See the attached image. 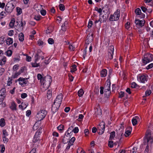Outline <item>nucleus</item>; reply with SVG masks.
I'll return each instance as SVG.
<instances>
[{
    "label": "nucleus",
    "instance_id": "nucleus-1",
    "mask_svg": "<svg viewBox=\"0 0 153 153\" xmlns=\"http://www.w3.org/2000/svg\"><path fill=\"white\" fill-rule=\"evenodd\" d=\"M152 134H153V133ZM153 143V136H151V132L150 130H148L145 134V136L144 138L143 144L146 145L145 150V153H148L149 148L152 146V144Z\"/></svg>",
    "mask_w": 153,
    "mask_h": 153
},
{
    "label": "nucleus",
    "instance_id": "nucleus-2",
    "mask_svg": "<svg viewBox=\"0 0 153 153\" xmlns=\"http://www.w3.org/2000/svg\"><path fill=\"white\" fill-rule=\"evenodd\" d=\"M110 85V81H107V83H105L104 87H101L100 91V94H103L104 90L105 96L107 98L109 97L111 94Z\"/></svg>",
    "mask_w": 153,
    "mask_h": 153
},
{
    "label": "nucleus",
    "instance_id": "nucleus-3",
    "mask_svg": "<svg viewBox=\"0 0 153 153\" xmlns=\"http://www.w3.org/2000/svg\"><path fill=\"white\" fill-rule=\"evenodd\" d=\"M52 82L51 76L47 75L41 80V83L45 89H48Z\"/></svg>",
    "mask_w": 153,
    "mask_h": 153
},
{
    "label": "nucleus",
    "instance_id": "nucleus-4",
    "mask_svg": "<svg viewBox=\"0 0 153 153\" xmlns=\"http://www.w3.org/2000/svg\"><path fill=\"white\" fill-rule=\"evenodd\" d=\"M15 7V1L12 0L7 4L5 7V11L8 13H10Z\"/></svg>",
    "mask_w": 153,
    "mask_h": 153
},
{
    "label": "nucleus",
    "instance_id": "nucleus-5",
    "mask_svg": "<svg viewBox=\"0 0 153 153\" xmlns=\"http://www.w3.org/2000/svg\"><path fill=\"white\" fill-rule=\"evenodd\" d=\"M153 60V55L151 53H147L144 56L143 59V62L144 64H146Z\"/></svg>",
    "mask_w": 153,
    "mask_h": 153
},
{
    "label": "nucleus",
    "instance_id": "nucleus-6",
    "mask_svg": "<svg viewBox=\"0 0 153 153\" xmlns=\"http://www.w3.org/2000/svg\"><path fill=\"white\" fill-rule=\"evenodd\" d=\"M47 114V112L45 110H42L39 111L36 116V120L41 121L45 117Z\"/></svg>",
    "mask_w": 153,
    "mask_h": 153
},
{
    "label": "nucleus",
    "instance_id": "nucleus-7",
    "mask_svg": "<svg viewBox=\"0 0 153 153\" xmlns=\"http://www.w3.org/2000/svg\"><path fill=\"white\" fill-rule=\"evenodd\" d=\"M120 10L117 9L113 15H111L109 19V20L111 21L117 20L119 18L120 16Z\"/></svg>",
    "mask_w": 153,
    "mask_h": 153
},
{
    "label": "nucleus",
    "instance_id": "nucleus-8",
    "mask_svg": "<svg viewBox=\"0 0 153 153\" xmlns=\"http://www.w3.org/2000/svg\"><path fill=\"white\" fill-rule=\"evenodd\" d=\"M105 123L103 122L101 123L97 127V132L100 135L102 134L105 131Z\"/></svg>",
    "mask_w": 153,
    "mask_h": 153
},
{
    "label": "nucleus",
    "instance_id": "nucleus-9",
    "mask_svg": "<svg viewBox=\"0 0 153 153\" xmlns=\"http://www.w3.org/2000/svg\"><path fill=\"white\" fill-rule=\"evenodd\" d=\"M114 51V47L113 46H110L109 47L107 57L109 59H111L113 58V54Z\"/></svg>",
    "mask_w": 153,
    "mask_h": 153
},
{
    "label": "nucleus",
    "instance_id": "nucleus-10",
    "mask_svg": "<svg viewBox=\"0 0 153 153\" xmlns=\"http://www.w3.org/2000/svg\"><path fill=\"white\" fill-rule=\"evenodd\" d=\"M17 81L19 82V84L22 86H24L27 84L28 81L27 78H24L22 77H20L17 80Z\"/></svg>",
    "mask_w": 153,
    "mask_h": 153
},
{
    "label": "nucleus",
    "instance_id": "nucleus-11",
    "mask_svg": "<svg viewBox=\"0 0 153 153\" xmlns=\"http://www.w3.org/2000/svg\"><path fill=\"white\" fill-rule=\"evenodd\" d=\"M138 80L142 83H145L148 80V77L144 75H139L137 76Z\"/></svg>",
    "mask_w": 153,
    "mask_h": 153
},
{
    "label": "nucleus",
    "instance_id": "nucleus-12",
    "mask_svg": "<svg viewBox=\"0 0 153 153\" xmlns=\"http://www.w3.org/2000/svg\"><path fill=\"white\" fill-rule=\"evenodd\" d=\"M62 99V94L61 93L57 96L56 98L54 100V103L60 105L61 104Z\"/></svg>",
    "mask_w": 153,
    "mask_h": 153
},
{
    "label": "nucleus",
    "instance_id": "nucleus-13",
    "mask_svg": "<svg viewBox=\"0 0 153 153\" xmlns=\"http://www.w3.org/2000/svg\"><path fill=\"white\" fill-rule=\"evenodd\" d=\"M102 17L103 19V20H102L101 18H99L98 20H96L95 21L94 23L95 24V25H96L97 23L99 22L100 23H99V25L100 26L102 22H104L106 21L108 16H105L104 15H103Z\"/></svg>",
    "mask_w": 153,
    "mask_h": 153
},
{
    "label": "nucleus",
    "instance_id": "nucleus-14",
    "mask_svg": "<svg viewBox=\"0 0 153 153\" xmlns=\"http://www.w3.org/2000/svg\"><path fill=\"white\" fill-rule=\"evenodd\" d=\"M60 105L56 104L53 102V104L52 105L51 110L53 114L55 113L58 111Z\"/></svg>",
    "mask_w": 153,
    "mask_h": 153
},
{
    "label": "nucleus",
    "instance_id": "nucleus-15",
    "mask_svg": "<svg viewBox=\"0 0 153 153\" xmlns=\"http://www.w3.org/2000/svg\"><path fill=\"white\" fill-rule=\"evenodd\" d=\"M145 21L144 20H140L139 19H136L135 23L137 25H139V26L142 27L144 25Z\"/></svg>",
    "mask_w": 153,
    "mask_h": 153
},
{
    "label": "nucleus",
    "instance_id": "nucleus-16",
    "mask_svg": "<svg viewBox=\"0 0 153 153\" xmlns=\"http://www.w3.org/2000/svg\"><path fill=\"white\" fill-rule=\"evenodd\" d=\"M132 128L131 127H128L126 128L125 134V136L126 137H127L130 135L132 131Z\"/></svg>",
    "mask_w": 153,
    "mask_h": 153
},
{
    "label": "nucleus",
    "instance_id": "nucleus-17",
    "mask_svg": "<svg viewBox=\"0 0 153 153\" xmlns=\"http://www.w3.org/2000/svg\"><path fill=\"white\" fill-rule=\"evenodd\" d=\"M92 40V36H91L90 33H89L87 36V39L85 41V43L88 44L91 43Z\"/></svg>",
    "mask_w": 153,
    "mask_h": 153
},
{
    "label": "nucleus",
    "instance_id": "nucleus-18",
    "mask_svg": "<svg viewBox=\"0 0 153 153\" xmlns=\"http://www.w3.org/2000/svg\"><path fill=\"white\" fill-rule=\"evenodd\" d=\"M41 51L40 50H39L37 51V53L35 56V61L36 62L38 60H39V59L41 57V56L40 55V53H41Z\"/></svg>",
    "mask_w": 153,
    "mask_h": 153
},
{
    "label": "nucleus",
    "instance_id": "nucleus-19",
    "mask_svg": "<svg viewBox=\"0 0 153 153\" xmlns=\"http://www.w3.org/2000/svg\"><path fill=\"white\" fill-rule=\"evenodd\" d=\"M36 10L39 12L43 9V5L40 4H36L34 6Z\"/></svg>",
    "mask_w": 153,
    "mask_h": 153
},
{
    "label": "nucleus",
    "instance_id": "nucleus-20",
    "mask_svg": "<svg viewBox=\"0 0 153 153\" xmlns=\"http://www.w3.org/2000/svg\"><path fill=\"white\" fill-rule=\"evenodd\" d=\"M0 96L5 97L6 96V90L5 88H2L0 90Z\"/></svg>",
    "mask_w": 153,
    "mask_h": 153
},
{
    "label": "nucleus",
    "instance_id": "nucleus-21",
    "mask_svg": "<svg viewBox=\"0 0 153 153\" xmlns=\"http://www.w3.org/2000/svg\"><path fill=\"white\" fill-rule=\"evenodd\" d=\"M69 138L67 136H66L65 134L62 139V142L64 144H66L68 143L69 141Z\"/></svg>",
    "mask_w": 153,
    "mask_h": 153
},
{
    "label": "nucleus",
    "instance_id": "nucleus-22",
    "mask_svg": "<svg viewBox=\"0 0 153 153\" xmlns=\"http://www.w3.org/2000/svg\"><path fill=\"white\" fill-rule=\"evenodd\" d=\"M13 43V39L11 38L8 37L6 40V43L7 45H10Z\"/></svg>",
    "mask_w": 153,
    "mask_h": 153
},
{
    "label": "nucleus",
    "instance_id": "nucleus-23",
    "mask_svg": "<svg viewBox=\"0 0 153 153\" xmlns=\"http://www.w3.org/2000/svg\"><path fill=\"white\" fill-rule=\"evenodd\" d=\"M107 71L106 69H103L100 72V76L102 77H105L107 74Z\"/></svg>",
    "mask_w": 153,
    "mask_h": 153
},
{
    "label": "nucleus",
    "instance_id": "nucleus-24",
    "mask_svg": "<svg viewBox=\"0 0 153 153\" xmlns=\"http://www.w3.org/2000/svg\"><path fill=\"white\" fill-rule=\"evenodd\" d=\"M5 125V122L4 118H1L0 120V126L1 127H3Z\"/></svg>",
    "mask_w": 153,
    "mask_h": 153
},
{
    "label": "nucleus",
    "instance_id": "nucleus-25",
    "mask_svg": "<svg viewBox=\"0 0 153 153\" xmlns=\"http://www.w3.org/2000/svg\"><path fill=\"white\" fill-rule=\"evenodd\" d=\"M19 39L21 42H22L24 40V35L22 33H20L19 36Z\"/></svg>",
    "mask_w": 153,
    "mask_h": 153
},
{
    "label": "nucleus",
    "instance_id": "nucleus-26",
    "mask_svg": "<svg viewBox=\"0 0 153 153\" xmlns=\"http://www.w3.org/2000/svg\"><path fill=\"white\" fill-rule=\"evenodd\" d=\"M151 93V91L150 90H147L145 92V95L143 96V98L149 96Z\"/></svg>",
    "mask_w": 153,
    "mask_h": 153
},
{
    "label": "nucleus",
    "instance_id": "nucleus-27",
    "mask_svg": "<svg viewBox=\"0 0 153 153\" xmlns=\"http://www.w3.org/2000/svg\"><path fill=\"white\" fill-rule=\"evenodd\" d=\"M16 104L14 102H13L11 103V105L10 106V108L13 110H16Z\"/></svg>",
    "mask_w": 153,
    "mask_h": 153
},
{
    "label": "nucleus",
    "instance_id": "nucleus-28",
    "mask_svg": "<svg viewBox=\"0 0 153 153\" xmlns=\"http://www.w3.org/2000/svg\"><path fill=\"white\" fill-rule=\"evenodd\" d=\"M115 132L114 131L111 132L110 134L109 139L111 140H113L115 137Z\"/></svg>",
    "mask_w": 153,
    "mask_h": 153
},
{
    "label": "nucleus",
    "instance_id": "nucleus-29",
    "mask_svg": "<svg viewBox=\"0 0 153 153\" xmlns=\"http://www.w3.org/2000/svg\"><path fill=\"white\" fill-rule=\"evenodd\" d=\"M17 15H20L22 12V9L19 7H17L16 8Z\"/></svg>",
    "mask_w": 153,
    "mask_h": 153
},
{
    "label": "nucleus",
    "instance_id": "nucleus-30",
    "mask_svg": "<svg viewBox=\"0 0 153 153\" xmlns=\"http://www.w3.org/2000/svg\"><path fill=\"white\" fill-rule=\"evenodd\" d=\"M15 22V19H12L9 24L10 26L11 27H13L14 25Z\"/></svg>",
    "mask_w": 153,
    "mask_h": 153
},
{
    "label": "nucleus",
    "instance_id": "nucleus-31",
    "mask_svg": "<svg viewBox=\"0 0 153 153\" xmlns=\"http://www.w3.org/2000/svg\"><path fill=\"white\" fill-rule=\"evenodd\" d=\"M52 92L50 90H48L47 93V97L49 99L51 98L52 96Z\"/></svg>",
    "mask_w": 153,
    "mask_h": 153
},
{
    "label": "nucleus",
    "instance_id": "nucleus-32",
    "mask_svg": "<svg viewBox=\"0 0 153 153\" xmlns=\"http://www.w3.org/2000/svg\"><path fill=\"white\" fill-rule=\"evenodd\" d=\"M83 94V91L82 89H80L78 92V95L79 97L82 96Z\"/></svg>",
    "mask_w": 153,
    "mask_h": 153
},
{
    "label": "nucleus",
    "instance_id": "nucleus-33",
    "mask_svg": "<svg viewBox=\"0 0 153 153\" xmlns=\"http://www.w3.org/2000/svg\"><path fill=\"white\" fill-rule=\"evenodd\" d=\"M59 7L60 10L61 11H63L65 9V6L62 4H60L59 6Z\"/></svg>",
    "mask_w": 153,
    "mask_h": 153
},
{
    "label": "nucleus",
    "instance_id": "nucleus-34",
    "mask_svg": "<svg viewBox=\"0 0 153 153\" xmlns=\"http://www.w3.org/2000/svg\"><path fill=\"white\" fill-rule=\"evenodd\" d=\"M12 78V77L8 78V80L7 85L8 86H10L12 82V81L13 80Z\"/></svg>",
    "mask_w": 153,
    "mask_h": 153
},
{
    "label": "nucleus",
    "instance_id": "nucleus-35",
    "mask_svg": "<svg viewBox=\"0 0 153 153\" xmlns=\"http://www.w3.org/2000/svg\"><path fill=\"white\" fill-rule=\"evenodd\" d=\"M73 127L71 126L69 128L68 130V134H69L70 133H71L72 132H73Z\"/></svg>",
    "mask_w": 153,
    "mask_h": 153
},
{
    "label": "nucleus",
    "instance_id": "nucleus-36",
    "mask_svg": "<svg viewBox=\"0 0 153 153\" xmlns=\"http://www.w3.org/2000/svg\"><path fill=\"white\" fill-rule=\"evenodd\" d=\"M20 74V73H19L18 72H16L11 77L13 78H16L17 76Z\"/></svg>",
    "mask_w": 153,
    "mask_h": 153
},
{
    "label": "nucleus",
    "instance_id": "nucleus-37",
    "mask_svg": "<svg viewBox=\"0 0 153 153\" xmlns=\"http://www.w3.org/2000/svg\"><path fill=\"white\" fill-rule=\"evenodd\" d=\"M136 14L138 15H140L141 13V10L139 8H137L135 10Z\"/></svg>",
    "mask_w": 153,
    "mask_h": 153
},
{
    "label": "nucleus",
    "instance_id": "nucleus-38",
    "mask_svg": "<svg viewBox=\"0 0 153 153\" xmlns=\"http://www.w3.org/2000/svg\"><path fill=\"white\" fill-rule=\"evenodd\" d=\"M3 136H4L6 137L8 135V134L6 130L4 129L3 130Z\"/></svg>",
    "mask_w": 153,
    "mask_h": 153
},
{
    "label": "nucleus",
    "instance_id": "nucleus-39",
    "mask_svg": "<svg viewBox=\"0 0 153 153\" xmlns=\"http://www.w3.org/2000/svg\"><path fill=\"white\" fill-rule=\"evenodd\" d=\"M108 146L110 148H112L113 146L114 143L112 141H109L108 143Z\"/></svg>",
    "mask_w": 153,
    "mask_h": 153
},
{
    "label": "nucleus",
    "instance_id": "nucleus-40",
    "mask_svg": "<svg viewBox=\"0 0 153 153\" xmlns=\"http://www.w3.org/2000/svg\"><path fill=\"white\" fill-rule=\"evenodd\" d=\"M4 143H7L8 141V139L6 137H2Z\"/></svg>",
    "mask_w": 153,
    "mask_h": 153
},
{
    "label": "nucleus",
    "instance_id": "nucleus-41",
    "mask_svg": "<svg viewBox=\"0 0 153 153\" xmlns=\"http://www.w3.org/2000/svg\"><path fill=\"white\" fill-rule=\"evenodd\" d=\"M58 130L62 131L64 129V126L62 125H60L57 127Z\"/></svg>",
    "mask_w": 153,
    "mask_h": 153
},
{
    "label": "nucleus",
    "instance_id": "nucleus-42",
    "mask_svg": "<svg viewBox=\"0 0 153 153\" xmlns=\"http://www.w3.org/2000/svg\"><path fill=\"white\" fill-rule=\"evenodd\" d=\"M75 140V138L74 137H72L71 140H70L69 141V143H71V145H73V143H74V141Z\"/></svg>",
    "mask_w": 153,
    "mask_h": 153
},
{
    "label": "nucleus",
    "instance_id": "nucleus-43",
    "mask_svg": "<svg viewBox=\"0 0 153 153\" xmlns=\"http://www.w3.org/2000/svg\"><path fill=\"white\" fill-rule=\"evenodd\" d=\"M0 146L1 147V149L0 150L1 153H3L4 152L5 150V147L4 144H1L0 145Z\"/></svg>",
    "mask_w": 153,
    "mask_h": 153
},
{
    "label": "nucleus",
    "instance_id": "nucleus-44",
    "mask_svg": "<svg viewBox=\"0 0 153 153\" xmlns=\"http://www.w3.org/2000/svg\"><path fill=\"white\" fill-rule=\"evenodd\" d=\"M32 66L34 67H37L39 66V63H37L36 62L35 63H31Z\"/></svg>",
    "mask_w": 153,
    "mask_h": 153
},
{
    "label": "nucleus",
    "instance_id": "nucleus-45",
    "mask_svg": "<svg viewBox=\"0 0 153 153\" xmlns=\"http://www.w3.org/2000/svg\"><path fill=\"white\" fill-rule=\"evenodd\" d=\"M48 43L50 44H52L54 42L52 38H50L48 40Z\"/></svg>",
    "mask_w": 153,
    "mask_h": 153
},
{
    "label": "nucleus",
    "instance_id": "nucleus-46",
    "mask_svg": "<svg viewBox=\"0 0 153 153\" xmlns=\"http://www.w3.org/2000/svg\"><path fill=\"white\" fill-rule=\"evenodd\" d=\"M6 53L7 56H10L11 55L12 51L11 50H9L6 52Z\"/></svg>",
    "mask_w": 153,
    "mask_h": 153
},
{
    "label": "nucleus",
    "instance_id": "nucleus-47",
    "mask_svg": "<svg viewBox=\"0 0 153 153\" xmlns=\"http://www.w3.org/2000/svg\"><path fill=\"white\" fill-rule=\"evenodd\" d=\"M39 140V137H36L35 135H34V137L33 138V141L34 143L37 142Z\"/></svg>",
    "mask_w": 153,
    "mask_h": 153
},
{
    "label": "nucleus",
    "instance_id": "nucleus-48",
    "mask_svg": "<svg viewBox=\"0 0 153 153\" xmlns=\"http://www.w3.org/2000/svg\"><path fill=\"white\" fill-rule=\"evenodd\" d=\"M8 13H7L6 12H5L2 11L0 13V16H3L4 17H5L6 15H7Z\"/></svg>",
    "mask_w": 153,
    "mask_h": 153
},
{
    "label": "nucleus",
    "instance_id": "nucleus-49",
    "mask_svg": "<svg viewBox=\"0 0 153 153\" xmlns=\"http://www.w3.org/2000/svg\"><path fill=\"white\" fill-rule=\"evenodd\" d=\"M69 48L71 51H74V50L75 47L72 45L69 44Z\"/></svg>",
    "mask_w": 153,
    "mask_h": 153
},
{
    "label": "nucleus",
    "instance_id": "nucleus-50",
    "mask_svg": "<svg viewBox=\"0 0 153 153\" xmlns=\"http://www.w3.org/2000/svg\"><path fill=\"white\" fill-rule=\"evenodd\" d=\"M84 133L86 137L88 136L89 134V130L88 129H86L84 130Z\"/></svg>",
    "mask_w": 153,
    "mask_h": 153
},
{
    "label": "nucleus",
    "instance_id": "nucleus-51",
    "mask_svg": "<svg viewBox=\"0 0 153 153\" xmlns=\"http://www.w3.org/2000/svg\"><path fill=\"white\" fill-rule=\"evenodd\" d=\"M95 10L98 11L99 13H100V15H101V13L102 12V10L101 8H98L97 7H95Z\"/></svg>",
    "mask_w": 153,
    "mask_h": 153
},
{
    "label": "nucleus",
    "instance_id": "nucleus-52",
    "mask_svg": "<svg viewBox=\"0 0 153 153\" xmlns=\"http://www.w3.org/2000/svg\"><path fill=\"white\" fill-rule=\"evenodd\" d=\"M132 122L133 126L135 125L137 123V120L136 119L133 118L132 120Z\"/></svg>",
    "mask_w": 153,
    "mask_h": 153
},
{
    "label": "nucleus",
    "instance_id": "nucleus-53",
    "mask_svg": "<svg viewBox=\"0 0 153 153\" xmlns=\"http://www.w3.org/2000/svg\"><path fill=\"white\" fill-rule=\"evenodd\" d=\"M40 11V12H41V14L42 15V16H45L46 14V11L45 10H43V9L42 10H41Z\"/></svg>",
    "mask_w": 153,
    "mask_h": 153
},
{
    "label": "nucleus",
    "instance_id": "nucleus-54",
    "mask_svg": "<svg viewBox=\"0 0 153 153\" xmlns=\"http://www.w3.org/2000/svg\"><path fill=\"white\" fill-rule=\"evenodd\" d=\"M4 37L3 36H1L0 37V44H3L4 42Z\"/></svg>",
    "mask_w": 153,
    "mask_h": 153
},
{
    "label": "nucleus",
    "instance_id": "nucleus-55",
    "mask_svg": "<svg viewBox=\"0 0 153 153\" xmlns=\"http://www.w3.org/2000/svg\"><path fill=\"white\" fill-rule=\"evenodd\" d=\"M19 67V65L18 64L15 65H14L13 67V69L14 71H16L17 70Z\"/></svg>",
    "mask_w": 153,
    "mask_h": 153
},
{
    "label": "nucleus",
    "instance_id": "nucleus-56",
    "mask_svg": "<svg viewBox=\"0 0 153 153\" xmlns=\"http://www.w3.org/2000/svg\"><path fill=\"white\" fill-rule=\"evenodd\" d=\"M153 67V63H152L149 65H148L147 67H146V68L148 70L150 69Z\"/></svg>",
    "mask_w": 153,
    "mask_h": 153
},
{
    "label": "nucleus",
    "instance_id": "nucleus-57",
    "mask_svg": "<svg viewBox=\"0 0 153 153\" xmlns=\"http://www.w3.org/2000/svg\"><path fill=\"white\" fill-rule=\"evenodd\" d=\"M79 131V129L78 127H75L74 128H73V132L75 133H77Z\"/></svg>",
    "mask_w": 153,
    "mask_h": 153
},
{
    "label": "nucleus",
    "instance_id": "nucleus-58",
    "mask_svg": "<svg viewBox=\"0 0 153 153\" xmlns=\"http://www.w3.org/2000/svg\"><path fill=\"white\" fill-rule=\"evenodd\" d=\"M93 25V22L91 21H89L88 25V28H90Z\"/></svg>",
    "mask_w": 153,
    "mask_h": 153
},
{
    "label": "nucleus",
    "instance_id": "nucleus-59",
    "mask_svg": "<svg viewBox=\"0 0 153 153\" xmlns=\"http://www.w3.org/2000/svg\"><path fill=\"white\" fill-rule=\"evenodd\" d=\"M124 93L122 91H121L119 93V97L122 98L124 96Z\"/></svg>",
    "mask_w": 153,
    "mask_h": 153
},
{
    "label": "nucleus",
    "instance_id": "nucleus-60",
    "mask_svg": "<svg viewBox=\"0 0 153 153\" xmlns=\"http://www.w3.org/2000/svg\"><path fill=\"white\" fill-rule=\"evenodd\" d=\"M141 8L142 10L143 11L144 13H146L147 10V9L143 6L141 7Z\"/></svg>",
    "mask_w": 153,
    "mask_h": 153
},
{
    "label": "nucleus",
    "instance_id": "nucleus-61",
    "mask_svg": "<svg viewBox=\"0 0 153 153\" xmlns=\"http://www.w3.org/2000/svg\"><path fill=\"white\" fill-rule=\"evenodd\" d=\"M130 23H129L128 22H126L125 25L126 28L127 29H128L130 28V25H129Z\"/></svg>",
    "mask_w": 153,
    "mask_h": 153
},
{
    "label": "nucleus",
    "instance_id": "nucleus-62",
    "mask_svg": "<svg viewBox=\"0 0 153 153\" xmlns=\"http://www.w3.org/2000/svg\"><path fill=\"white\" fill-rule=\"evenodd\" d=\"M37 78L38 79L40 80H41V79H42L43 78H42V76L41 75L39 74H37Z\"/></svg>",
    "mask_w": 153,
    "mask_h": 153
},
{
    "label": "nucleus",
    "instance_id": "nucleus-63",
    "mask_svg": "<svg viewBox=\"0 0 153 153\" xmlns=\"http://www.w3.org/2000/svg\"><path fill=\"white\" fill-rule=\"evenodd\" d=\"M37 42H38V44L39 46L42 45L44 43L42 41L40 40H38V41Z\"/></svg>",
    "mask_w": 153,
    "mask_h": 153
},
{
    "label": "nucleus",
    "instance_id": "nucleus-64",
    "mask_svg": "<svg viewBox=\"0 0 153 153\" xmlns=\"http://www.w3.org/2000/svg\"><path fill=\"white\" fill-rule=\"evenodd\" d=\"M27 96V95L26 93H24L21 94V97L22 98H25Z\"/></svg>",
    "mask_w": 153,
    "mask_h": 153
}]
</instances>
